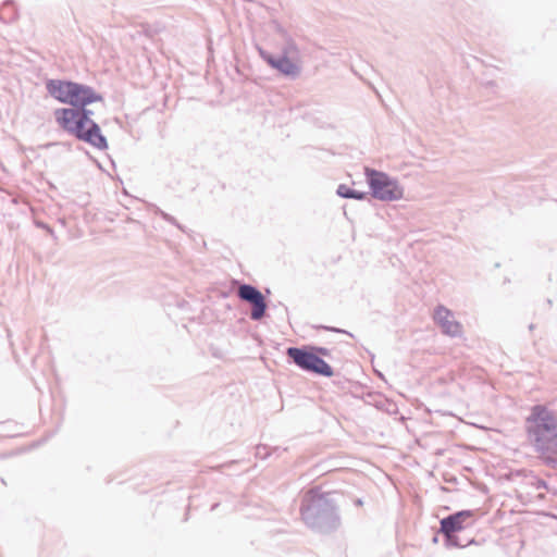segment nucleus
Returning a JSON list of instances; mask_svg holds the SVG:
<instances>
[{
    "label": "nucleus",
    "instance_id": "obj_1",
    "mask_svg": "<svg viewBox=\"0 0 557 557\" xmlns=\"http://www.w3.org/2000/svg\"><path fill=\"white\" fill-rule=\"evenodd\" d=\"M59 125L97 149L107 148V140L99 126L88 117L86 110L59 109L55 111Z\"/></svg>",
    "mask_w": 557,
    "mask_h": 557
},
{
    "label": "nucleus",
    "instance_id": "obj_2",
    "mask_svg": "<svg viewBox=\"0 0 557 557\" xmlns=\"http://www.w3.org/2000/svg\"><path fill=\"white\" fill-rule=\"evenodd\" d=\"M527 433L536 448L550 436L557 435V417L545 406H534L527 418Z\"/></svg>",
    "mask_w": 557,
    "mask_h": 557
},
{
    "label": "nucleus",
    "instance_id": "obj_3",
    "mask_svg": "<svg viewBox=\"0 0 557 557\" xmlns=\"http://www.w3.org/2000/svg\"><path fill=\"white\" fill-rule=\"evenodd\" d=\"M48 89L59 101L75 107L84 108L101 99L90 88L71 82L53 81L48 84Z\"/></svg>",
    "mask_w": 557,
    "mask_h": 557
},
{
    "label": "nucleus",
    "instance_id": "obj_4",
    "mask_svg": "<svg viewBox=\"0 0 557 557\" xmlns=\"http://www.w3.org/2000/svg\"><path fill=\"white\" fill-rule=\"evenodd\" d=\"M367 176L372 195L376 199L393 201L403 198V188L396 181L389 178L385 173L367 170Z\"/></svg>",
    "mask_w": 557,
    "mask_h": 557
},
{
    "label": "nucleus",
    "instance_id": "obj_5",
    "mask_svg": "<svg viewBox=\"0 0 557 557\" xmlns=\"http://www.w3.org/2000/svg\"><path fill=\"white\" fill-rule=\"evenodd\" d=\"M288 357L300 368L317 374L331 376L333 374L332 368L319 356L312 351L300 348H288Z\"/></svg>",
    "mask_w": 557,
    "mask_h": 557
},
{
    "label": "nucleus",
    "instance_id": "obj_6",
    "mask_svg": "<svg viewBox=\"0 0 557 557\" xmlns=\"http://www.w3.org/2000/svg\"><path fill=\"white\" fill-rule=\"evenodd\" d=\"M471 517V511L465 510L441 520V532L445 535L449 545H461L458 541L457 533L465 529V522Z\"/></svg>",
    "mask_w": 557,
    "mask_h": 557
},
{
    "label": "nucleus",
    "instance_id": "obj_7",
    "mask_svg": "<svg viewBox=\"0 0 557 557\" xmlns=\"http://www.w3.org/2000/svg\"><path fill=\"white\" fill-rule=\"evenodd\" d=\"M327 507L325 495L314 488L306 493L301 504V515L305 520L310 521L317 515L322 513Z\"/></svg>",
    "mask_w": 557,
    "mask_h": 557
},
{
    "label": "nucleus",
    "instance_id": "obj_8",
    "mask_svg": "<svg viewBox=\"0 0 557 557\" xmlns=\"http://www.w3.org/2000/svg\"><path fill=\"white\" fill-rule=\"evenodd\" d=\"M238 296L252 305V319L258 320L263 315L265 310L264 297L257 288L251 285H242L238 288Z\"/></svg>",
    "mask_w": 557,
    "mask_h": 557
},
{
    "label": "nucleus",
    "instance_id": "obj_9",
    "mask_svg": "<svg viewBox=\"0 0 557 557\" xmlns=\"http://www.w3.org/2000/svg\"><path fill=\"white\" fill-rule=\"evenodd\" d=\"M434 320L445 334L449 336H458L461 334L460 323L453 319V313L448 309L444 307L436 308Z\"/></svg>",
    "mask_w": 557,
    "mask_h": 557
},
{
    "label": "nucleus",
    "instance_id": "obj_10",
    "mask_svg": "<svg viewBox=\"0 0 557 557\" xmlns=\"http://www.w3.org/2000/svg\"><path fill=\"white\" fill-rule=\"evenodd\" d=\"M300 72L299 53L296 49L290 48L284 52L281 58V73L295 76Z\"/></svg>",
    "mask_w": 557,
    "mask_h": 557
},
{
    "label": "nucleus",
    "instance_id": "obj_11",
    "mask_svg": "<svg viewBox=\"0 0 557 557\" xmlns=\"http://www.w3.org/2000/svg\"><path fill=\"white\" fill-rule=\"evenodd\" d=\"M540 458L547 465L557 467V435L535 448Z\"/></svg>",
    "mask_w": 557,
    "mask_h": 557
},
{
    "label": "nucleus",
    "instance_id": "obj_12",
    "mask_svg": "<svg viewBox=\"0 0 557 557\" xmlns=\"http://www.w3.org/2000/svg\"><path fill=\"white\" fill-rule=\"evenodd\" d=\"M338 194L342 195L343 197H347V198H362L361 195H356L354 191H351L348 187L344 186V185H341L339 188H338Z\"/></svg>",
    "mask_w": 557,
    "mask_h": 557
},
{
    "label": "nucleus",
    "instance_id": "obj_13",
    "mask_svg": "<svg viewBox=\"0 0 557 557\" xmlns=\"http://www.w3.org/2000/svg\"><path fill=\"white\" fill-rule=\"evenodd\" d=\"M268 61H269V63H270L272 66H274V67L278 66V63H277L274 59L269 58V60H268Z\"/></svg>",
    "mask_w": 557,
    "mask_h": 557
}]
</instances>
